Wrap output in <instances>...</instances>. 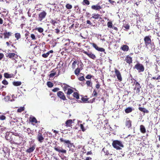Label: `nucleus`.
<instances>
[{
  "label": "nucleus",
  "mask_w": 160,
  "mask_h": 160,
  "mask_svg": "<svg viewBox=\"0 0 160 160\" xmlns=\"http://www.w3.org/2000/svg\"><path fill=\"white\" fill-rule=\"evenodd\" d=\"M132 86L134 93L139 95L141 89V86L140 84L138 82H136L132 84Z\"/></svg>",
  "instance_id": "1"
},
{
  "label": "nucleus",
  "mask_w": 160,
  "mask_h": 160,
  "mask_svg": "<svg viewBox=\"0 0 160 160\" xmlns=\"http://www.w3.org/2000/svg\"><path fill=\"white\" fill-rule=\"evenodd\" d=\"M112 146L114 148L117 150H120L121 149V147L123 148V147L122 142L118 140H114L113 141Z\"/></svg>",
  "instance_id": "2"
},
{
  "label": "nucleus",
  "mask_w": 160,
  "mask_h": 160,
  "mask_svg": "<svg viewBox=\"0 0 160 160\" xmlns=\"http://www.w3.org/2000/svg\"><path fill=\"white\" fill-rule=\"evenodd\" d=\"M43 132L42 129L38 131L36 137L37 140L40 142L42 143L44 139V138L42 134Z\"/></svg>",
  "instance_id": "3"
},
{
  "label": "nucleus",
  "mask_w": 160,
  "mask_h": 160,
  "mask_svg": "<svg viewBox=\"0 0 160 160\" xmlns=\"http://www.w3.org/2000/svg\"><path fill=\"white\" fill-rule=\"evenodd\" d=\"M133 68L137 69L139 72H142L145 70L144 66L139 62L137 63Z\"/></svg>",
  "instance_id": "4"
},
{
  "label": "nucleus",
  "mask_w": 160,
  "mask_h": 160,
  "mask_svg": "<svg viewBox=\"0 0 160 160\" xmlns=\"http://www.w3.org/2000/svg\"><path fill=\"white\" fill-rule=\"evenodd\" d=\"M60 141L61 142H63L65 145H67L68 147L70 148L73 146V143H71L68 140H64L63 138H60Z\"/></svg>",
  "instance_id": "5"
},
{
  "label": "nucleus",
  "mask_w": 160,
  "mask_h": 160,
  "mask_svg": "<svg viewBox=\"0 0 160 160\" xmlns=\"http://www.w3.org/2000/svg\"><path fill=\"white\" fill-rule=\"evenodd\" d=\"M60 141L61 142H63L65 145H67L68 147L70 148L73 146V143H71L68 140H64L63 138H60Z\"/></svg>",
  "instance_id": "6"
},
{
  "label": "nucleus",
  "mask_w": 160,
  "mask_h": 160,
  "mask_svg": "<svg viewBox=\"0 0 160 160\" xmlns=\"http://www.w3.org/2000/svg\"><path fill=\"white\" fill-rule=\"evenodd\" d=\"M82 52L86 55H87L89 58L92 59L94 60L96 58V56L92 52H89V51L87 52L84 50H83Z\"/></svg>",
  "instance_id": "7"
},
{
  "label": "nucleus",
  "mask_w": 160,
  "mask_h": 160,
  "mask_svg": "<svg viewBox=\"0 0 160 160\" xmlns=\"http://www.w3.org/2000/svg\"><path fill=\"white\" fill-rule=\"evenodd\" d=\"M47 14L46 12L44 11H43L40 13L38 14V19L39 20L42 21L46 17Z\"/></svg>",
  "instance_id": "8"
},
{
  "label": "nucleus",
  "mask_w": 160,
  "mask_h": 160,
  "mask_svg": "<svg viewBox=\"0 0 160 160\" xmlns=\"http://www.w3.org/2000/svg\"><path fill=\"white\" fill-rule=\"evenodd\" d=\"M115 72L118 81L119 82L122 81V78L120 72L117 69L115 68Z\"/></svg>",
  "instance_id": "9"
},
{
  "label": "nucleus",
  "mask_w": 160,
  "mask_h": 160,
  "mask_svg": "<svg viewBox=\"0 0 160 160\" xmlns=\"http://www.w3.org/2000/svg\"><path fill=\"white\" fill-rule=\"evenodd\" d=\"M54 149L59 153H66L67 151L66 150L63 149L62 147L58 146H56L54 148Z\"/></svg>",
  "instance_id": "10"
},
{
  "label": "nucleus",
  "mask_w": 160,
  "mask_h": 160,
  "mask_svg": "<svg viewBox=\"0 0 160 160\" xmlns=\"http://www.w3.org/2000/svg\"><path fill=\"white\" fill-rule=\"evenodd\" d=\"M57 95L63 101L66 100V97L63 92L61 91H59L57 93Z\"/></svg>",
  "instance_id": "11"
},
{
  "label": "nucleus",
  "mask_w": 160,
  "mask_h": 160,
  "mask_svg": "<svg viewBox=\"0 0 160 160\" xmlns=\"http://www.w3.org/2000/svg\"><path fill=\"white\" fill-rule=\"evenodd\" d=\"M146 45L149 49H152L153 45V43H152L151 41H144Z\"/></svg>",
  "instance_id": "12"
},
{
  "label": "nucleus",
  "mask_w": 160,
  "mask_h": 160,
  "mask_svg": "<svg viewBox=\"0 0 160 160\" xmlns=\"http://www.w3.org/2000/svg\"><path fill=\"white\" fill-rule=\"evenodd\" d=\"M91 44L92 45L93 47L98 51L103 52L105 51V49L102 48H99L97 46V45L94 43H91Z\"/></svg>",
  "instance_id": "13"
},
{
  "label": "nucleus",
  "mask_w": 160,
  "mask_h": 160,
  "mask_svg": "<svg viewBox=\"0 0 160 160\" xmlns=\"http://www.w3.org/2000/svg\"><path fill=\"white\" fill-rule=\"evenodd\" d=\"M132 121L129 118H126L125 121V126L128 128H130L132 127Z\"/></svg>",
  "instance_id": "14"
},
{
  "label": "nucleus",
  "mask_w": 160,
  "mask_h": 160,
  "mask_svg": "<svg viewBox=\"0 0 160 160\" xmlns=\"http://www.w3.org/2000/svg\"><path fill=\"white\" fill-rule=\"evenodd\" d=\"M33 52L34 55H36L40 52V49L39 46H36L34 48Z\"/></svg>",
  "instance_id": "15"
},
{
  "label": "nucleus",
  "mask_w": 160,
  "mask_h": 160,
  "mask_svg": "<svg viewBox=\"0 0 160 160\" xmlns=\"http://www.w3.org/2000/svg\"><path fill=\"white\" fill-rule=\"evenodd\" d=\"M91 8L92 10H99L102 8V7L100 5H99L98 4H97L96 5H93L92 6Z\"/></svg>",
  "instance_id": "16"
},
{
  "label": "nucleus",
  "mask_w": 160,
  "mask_h": 160,
  "mask_svg": "<svg viewBox=\"0 0 160 160\" xmlns=\"http://www.w3.org/2000/svg\"><path fill=\"white\" fill-rule=\"evenodd\" d=\"M17 56V54L14 53H8L6 55L7 57L12 59H14V58H16Z\"/></svg>",
  "instance_id": "17"
},
{
  "label": "nucleus",
  "mask_w": 160,
  "mask_h": 160,
  "mask_svg": "<svg viewBox=\"0 0 160 160\" xmlns=\"http://www.w3.org/2000/svg\"><path fill=\"white\" fill-rule=\"evenodd\" d=\"M12 33L11 32H5L3 33L4 38L8 39L10 37L12 36Z\"/></svg>",
  "instance_id": "18"
},
{
  "label": "nucleus",
  "mask_w": 160,
  "mask_h": 160,
  "mask_svg": "<svg viewBox=\"0 0 160 160\" xmlns=\"http://www.w3.org/2000/svg\"><path fill=\"white\" fill-rule=\"evenodd\" d=\"M125 61L127 63L130 64L132 62V58L129 56V55H128L125 58Z\"/></svg>",
  "instance_id": "19"
},
{
  "label": "nucleus",
  "mask_w": 160,
  "mask_h": 160,
  "mask_svg": "<svg viewBox=\"0 0 160 160\" xmlns=\"http://www.w3.org/2000/svg\"><path fill=\"white\" fill-rule=\"evenodd\" d=\"M73 122V121L72 119L67 120L65 122L66 126L67 127H72V124Z\"/></svg>",
  "instance_id": "20"
},
{
  "label": "nucleus",
  "mask_w": 160,
  "mask_h": 160,
  "mask_svg": "<svg viewBox=\"0 0 160 160\" xmlns=\"http://www.w3.org/2000/svg\"><path fill=\"white\" fill-rule=\"evenodd\" d=\"M73 92V91L72 89L70 88H68V89L67 92H66V93L67 94V98H68L70 99H71L72 98H71L70 97V95L71 94H72Z\"/></svg>",
  "instance_id": "21"
},
{
  "label": "nucleus",
  "mask_w": 160,
  "mask_h": 160,
  "mask_svg": "<svg viewBox=\"0 0 160 160\" xmlns=\"http://www.w3.org/2000/svg\"><path fill=\"white\" fill-rule=\"evenodd\" d=\"M52 50H51L47 52L46 53H42V57L44 58H46L48 57L50 53H52L53 52Z\"/></svg>",
  "instance_id": "22"
},
{
  "label": "nucleus",
  "mask_w": 160,
  "mask_h": 160,
  "mask_svg": "<svg viewBox=\"0 0 160 160\" xmlns=\"http://www.w3.org/2000/svg\"><path fill=\"white\" fill-rule=\"evenodd\" d=\"M4 77L7 78H10L14 77V75L12 73L9 74L7 72L5 73L4 74Z\"/></svg>",
  "instance_id": "23"
},
{
  "label": "nucleus",
  "mask_w": 160,
  "mask_h": 160,
  "mask_svg": "<svg viewBox=\"0 0 160 160\" xmlns=\"http://www.w3.org/2000/svg\"><path fill=\"white\" fill-rule=\"evenodd\" d=\"M35 145H33L32 147H30L29 148L27 149L26 152L28 153L32 152L35 149Z\"/></svg>",
  "instance_id": "24"
},
{
  "label": "nucleus",
  "mask_w": 160,
  "mask_h": 160,
  "mask_svg": "<svg viewBox=\"0 0 160 160\" xmlns=\"http://www.w3.org/2000/svg\"><path fill=\"white\" fill-rule=\"evenodd\" d=\"M138 109L140 111L144 113H148L149 112V111L145 108L139 107Z\"/></svg>",
  "instance_id": "25"
},
{
  "label": "nucleus",
  "mask_w": 160,
  "mask_h": 160,
  "mask_svg": "<svg viewBox=\"0 0 160 160\" xmlns=\"http://www.w3.org/2000/svg\"><path fill=\"white\" fill-rule=\"evenodd\" d=\"M29 120L30 122L32 123H37L38 122V121L36 118L34 117H30L29 118Z\"/></svg>",
  "instance_id": "26"
},
{
  "label": "nucleus",
  "mask_w": 160,
  "mask_h": 160,
  "mask_svg": "<svg viewBox=\"0 0 160 160\" xmlns=\"http://www.w3.org/2000/svg\"><path fill=\"white\" fill-rule=\"evenodd\" d=\"M140 129L141 132L142 133H145L146 132V130L144 125H141L140 126Z\"/></svg>",
  "instance_id": "27"
},
{
  "label": "nucleus",
  "mask_w": 160,
  "mask_h": 160,
  "mask_svg": "<svg viewBox=\"0 0 160 160\" xmlns=\"http://www.w3.org/2000/svg\"><path fill=\"white\" fill-rule=\"evenodd\" d=\"M63 84L64 85V86L63 87L62 85H61V86L62 88L63 91L65 92L67 90H68V89L70 87L66 83H63Z\"/></svg>",
  "instance_id": "28"
},
{
  "label": "nucleus",
  "mask_w": 160,
  "mask_h": 160,
  "mask_svg": "<svg viewBox=\"0 0 160 160\" xmlns=\"http://www.w3.org/2000/svg\"><path fill=\"white\" fill-rule=\"evenodd\" d=\"M92 16L91 18H93L95 19H97L100 18V15L98 13H94L92 14Z\"/></svg>",
  "instance_id": "29"
},
{
  "label": "nucleus",
  "mask_w": 160,
  "mask_h": 160,
  "mask_svg": "<svg viewBox=\"0 0 160 160\" xmlns=\"http://www.w3.org/2000/svg\"><path fill=\"white\" fill-rule=\"evenodd\" d=\"M12 84L15 86H18L21 85L22 82L20 81H14L12 82Z\"/></svg>",
  "instance_id": "30"
},
{
  "label": "nucleus",
  "mask_w": 160,
  "mask_h": 160,
  "mask_svg": "<svg viewBox=\"0 0 160 160\" xmlns=\"http://www.w3.org/2000/svg\"><path fill=\"white\" fill-rule=\"evenodd\" d=\"M121 48L123 51H128V50L129 47L127 45H123L121 47Z\"/></svg>",
  "instance_id": "31"
},
{
  "label": "nucleus",
  "mask_w": 160,
  "mask_h": 160,
  "mask_svg": "<svg viewBox=\"0 0 160 160\" xmlns=\"http://www.w3.org/2000/svg\"><path fill=\"white\" fill-rule=\"evenodd\" d=\"M31 41H29L28 42H27V44L28 46H29V45L30 46H31L32 45H33L34 44H35L36 43H37V42L36 41H33V42H31Z\"/></svg>",
  "instance_id": "32"
},
{
  "label": "nucleus",
  "mask_w": 160,
  "mask_h": 160,
  "mask_svg": "<svg viewBox=\"0 0 160 160\" xmlns=\"http://www.w3.org/2000/svg\"><path fill=\"white\" fill-rule=\"evenodd\" d=\"M78 60H74L72 65V68H75L76 67V65L78 64Z\"/></svg>",
  "instance_id": "33"
},
{
  "label": "nucleus",
  "mask_w": 160,
  "mask_h": 160,
  "mask_svg": "<svg viewBox=\"0 0 160 160\" xmlns=\"http://www.w3.org/2000/svg\"><path fill=\"white\" fill-rule=\"evenodd\" d=\"M132 108H131L129 107L126 108L125 110V112L127 113L131 112H132Z\"/></svg>",
  "instance_id": "34"
},
{
  "label": "nucleus",
  "mask_w": 160,
  "mask_h": 160,
  "mask_svg": "<svg viewBox=\"0 0 160 160\" xmlns=\"http://www.w3.org/2000/svg\"><path fill=\"white\" fill-rule=\"evenodd\" d=\"M15 37L17 40L21 38V36L20 33H19L18 32L15 33Z\"/></svg>",
  "instance_id": "35"
},
{
  "label": "nucleus",
  "mask_w": 160,
  "mask_h": 160,
  "mask_svg": "<svg viewBox=\"0 0 160 160\" xmlns=\"http://www.w3.org/2000/svg\"><path fill=\"white\" fill-rule=\"evenodd\" d=\"M82 4L83 5H88L90 4V2L88 0H83Z\"/></svg>",
  "instance_id": "36"
},
{
  "label": "nucleus",
  "mask_w": 160,
  "mask_h": 160,
  "mask_svg": "<svg viewBox=\"0 0 160 160\" xmlns=\"http://www.w3.org/2000/svg\"><path fill=\"white\" fill-rule=\"evenodd\" d=\"M53 84L50 81H48L47 82V85L50 88H52L53 86Z\"/></svg>",
  "instance_id": "37"
},
{
  "label": "nucleus",
  "mask_w": 160,
  "mask_h": 160,
  "mask_svg": "<svg viewBox=\"0 0 160 160\" xmlns=\"http://www.w3.org/2000/svg\"><path fill=\"white\" fill-rule=\"evenodd\" d=\"M73 96L77 99H79V95L78 93L77 92H74L73 93Z\"/></svg>",
  "instance_id": "38"
},
{
  "label": "nucleus",
  "mask_w": 160,
  "mask_h": 160,
  "mask_svg": "<svg viewBox=\"0 0 160 160\" xmlns=\"http://www.w3.org/2000/svg\"><path fill=\"white\" fill-rule=\"evenodd\" d=\"M35 30H37L40 33H42L43 31V29L41 27L36 28H35Z\"/></svg>",
  "instance_id": "39"
},
{
  "label": "nucleus",
  "mask_w": 160,
  "mask_h": 160,
  "mask_svg": "<svg viewBox=\"0 0 160 160\" xmlns=\"http://www.w3.org/2000/svg\"><path fill=\"white\" fill-rule=\"evenodd\" d=\"M65 7L67 9H70L72 8V5L69 4V3H67L65 6Z\"/></svg>",
  "instance_id": "40"
},
{
  "label": "nucleus",
  "mask_w": 160,
  "mask_h": 160,
  "mask_svg": "<svg viewBox=\"0 0 160 160\" xmlns=\"http://www.w3.org/2000/svg\"><path fill=\"white\" fill-rule=\"evenodd\" d=\"M80 69L79 68H78L75 70V71H74L75 74L76 75H78L80 72Z\"/></svg>",
  "instance_id": "41"
},
{
  "label": "nucleus",
  "mask_w": 160,
  "mask_h": 160,
  "mask_svg": "<svg viewBox=\"0 0 160 160\" xmlns=\"http://www.w3.org/2000/svg\"><path fill=\"white\" fill-rule=\"evenodd\" d=\"M24 109L25 108L24 107H20L19 108H18L17 110V112H22L24 111Z\"/></svg>",
  "instance_id": "42"
},
{
  "label": "nucleus",
  "mask_w": 160,
  "mask_h": 160,
  "mask_svg": "<svg viewBox=\"0 0 160 160\" xmlns=\"http://www.w3.org/2000/svg\"><path fill=\"white\" fill-rule=\"evenodd\" d=\"M112 22L111 21L107 23L108 27L109 28H112Z\"/></svg>",
  "instance_id": "43"
},
{
  "label": "nucleus",
  "mask_w": 160,
  "mask_h": 160,
  "mask_svg": "<svg viewBox=\"0 0 160 160\" xmlns=\"http://www.w3.org/2000/svg\"><path fill=\"white\" fill-rule=\"evenodd\" d=\"M102 151H103V152H104V153H105V155H112V154H110V153L109 152V151L108 150H105V149L104 148L102 149Z\"/></svg>",
  "instance_id": "44"
},
{
  "label": "nucleus",
  "mask_w": 160,
  "mask_h": 160,
  "mask_svg": "<svg viewBox=\"0 0 160 160\" xmlns=\"http://www.w3.org/2000/svg\"><path fill=\"white\" fill-rule=\"evenodd\" d=\"M123 27L125 28L127 30L129 29L130 26L128 24H125L123 26Z\"/></svg>",
  "instance_id": "45"
},
{
  "label": "nucleus",
  "mask_w": 160,
  "mask_h": 160,
  "mask_svg": "<svg viewBox=\"0 0 160 160\" xmlns=\"http://www.w3.org/2000/svg\"><path fill=\"white\" fill-rule=\"evenodd\" d=\"M130 76L131 77V80L132 81L131 83H135L136 82H138L135 79H134L132 77V75H130Z\"/></svg>",
  "instance_id": "46"
},
{
  "label": "nucleus",
  "mask_w": 160,
  "mask_h": 160,
  "mask_svg": "<svg viewBox=\"0 0 160 160\" xmlns=\"http://www.w3.org/2000/svg\"><path fill=\"white\" fill-rule=\"evenodd\" d=\"M98 95V93L94 89L92 93V95L93 97H97Z\"/></svg>",
  "instance_id": "47"
},
{
  "label": "nucleus",
  "mask_w": 160,
  "mask_h": 160,
  "mask_svg": "<svg viewBox=\"0 0 160 160\" xmlns=\"http://www.w3.org/2000/svg\"><path fill=\"white\" fill-rule=\"evenodd\" d=\"M6 117L4 115H0V120H6Z\"/></svg>",
  "instance_id": "48"
},
{
  "label": "nucleus",
  "mask_w": 160,
  "mask_h": 160,
  "mask_svg": "<svg viewBox=\"0 0 160 160\" xmlns=\"http://www.w3.org/2000/svg\"><path fill=\"white\" fill-rule=\"evenodd\" d=\"M50 23L53 25L55 26V24L57 23V22L55 20H54L53 19H52L50 21Z\"/></svg>",
  "instance_id": "49"
},
{
  "label": "nucleus",
  "mask_w": 160,
  "mask_h": 160,
  "mask_svg": "<svg viewBox=\"0 0 160 160\" xmlns=\"http://www.w3.org/2000/svg\"><path fill=\"white\" fill-rule=\"evenodd\" d=\"M86 84L88 86H91L92 85V83L90 81H87L86 82Z\"/></svg>",
  "instance_id": "50"
},
{
  "label": "nucleus",
  "mask_w": 160,
  "mask_h": 160,
  "mask_svg": "<svg viewBox=\"0 0 160 160\" xmlns=\"http://www.w3.org/2000/svg\"><path fill=\"white\" fill-rule=\"evenodd\" d=\"M152 37L151 36H146L144 38V40H151Z\"/></svg>",
  "instance_id": "51"
},
{
  "label": "nucleus",
  "mask_w": 160,
  "mask_h": 160,
  "mask_svg": "<svg viewBox=\"0 0 160 160\" xmlns=\"http://www.w3.org/2000/svg\"><path fill=\"white\" fill-rule=\"evenodd\" d=\"M80 127L81 129H82L83 132H84L85 131L86 129H85L84 127L82 124H80Z\"/></svg>",
  "instance_id": "52"
},
{
  "label": "nucleus",
  "mask_w": 160,
  "mask_h": 160,
  "mask_svg": "<svg viewBox=\"0 0 160 160\" xmlns=\"http://www.w3.org/2000/svg\"><path fill=\"white\" fill-rule=\"evenodd\" d=\"M108 1L112 5H116V3L114 1H112V0H108Z\"/></svg>",
  "instance_id": "53"
},
{
  "label": "nucleus",
  "mask_w": 160,
  "mask_h": 160,
  "mask_svg": "<svg viewBox=\"0 0 160 160\" xmlns=\"http://www.w3.org/2000/svg\"><path fill=\"white\" fill-rule=\"evenodd\" d=\"M2 83L4 85H7L8 84V81L5 79L2 82Z\"/></svg>",
  "instance_id": "54"
},
{
  "label": "nucleus",
  "mask_w": 160,
  "mask_h": 160,
  "mask_svg": "<svg viewBox=\"0 0 160 160\" xmlns=\"http://www.w3.org/2000/svg\"><path fill=\"white\" fill-rule=\"evenodd\" d=\"M96 82L97 83V84H96L95 86V87L96 88L98 89L100 88V85L99 84V82H98L97 81Z\"/></svg>",
  "instance_id": "55"
},
{
  "label": "nucleus",
  "mask_w": 160,
  "mask_h": 160,
  "mask_svg": "<svg viewBox=\"0 0 160 160\" xmlns=\"http://www.w3.org/2000/svg\"><path fill=\"white\" fill-rule=\"evenodd\" d=\"M60 90V89L58 88H56L53 89H52V91L53 92H58Z\"/></svg>",
  "instance_id": "56"
},
{
  "label": "nucleus",
  "mask_w": 160,
  "mask_h": 160,
  "mask_svg": "<svg viewBox=\"0 0 160 160\" xmlns=\"http://www.w3.org/2000/svg\"><path fill=\"white\" fill-rule=\"evenodd\" d=\"M81 100L83 102H86L88 101V99L87 98H85L83 97H82Z\"/></svg>",
  "instance_id": "57"
},
{
  "label": "nucleus",
  "mask_w": 160,
  "mask_h": 160,
  "mask_svg": "<svg viewBox=\"0 0 160 160\" xmlns=\"http://www.w3.org/2000/svg\"><path fill=\"white\" fill-rule=\"evenodd\" d=\"M56 74V72H54V73H52L49 74V77L50 78L53 77Z\"/></svg>",
  "instance_id": "58"
},
{
  "label": "nucleus",
  "mask_w": 160,
  "mask_h": 160,
  "mask_svg": "<svg viewBox=\"0 0 160 160\" xmlns=\"http://www.w3.org/2000/svg\"><path fill=\"white\" fill-rule=\"evenodd\" d=\"M78 79L80 81H83L85 80L83 76H81Z\"/></svg>",
  "instance_id": "59"
},
{
  "label": "nucleus",
  "mask_w": 160,
  "mask_h": 160,
  "mask_svg": "<svg viewBox=\"0 0 160 160\" xmlns=\"http://www.w3.org/2000/svg\"><path fill=\"white\" fill-rule=\"evenodd\" d=\"M92 77V76L91 75H87L86 77V78L88 79H90Z\"/></svg>",
  "instance_id": "60"
},
{
  "label": "nucleus",
  "mask_w": 160,
  "mask_h": 160,
  "mask_svg": "<svg viewBox=\"0 0 160 160\" xmlns=\"http://www.w3.org/2000/svg\"><path fill=\"white\" fill-rule=\"evenodd\" d=\"M30 37L32 39H36L35 36L34 34H31L30 35Z\"/></svg>",
  "instance_id": "61"
},
{
  "label": "nucleus",
  "mask_w": 160,
  "mask_h": 160,
  "mask_svg": "<svg viewBox=\"0 0 160 160\" xmlns=\"http://www.w3.org/2000/svg\"><path fill=\"white\" fill-rule=\"evenodd\" d=\"M4 57V54L2 53H0V60H1Z\"/></svg>",
  "instance_id": "62"
},
{
  "label": "nucleus",
  "mask_w": 160,
  "mask_h": 160,
  "mask_svg": "<svg viewBox=\"0 0 160 160\" xmlns=\"http://www.w3.org/2000/svg\"><path fill=\"white\" fill-rule=\"evenodd\" d=\"M86 22H87V24H89L90 25H92V23L89 20H87L86 21Z\"/></svg>",
  "instance_id": "63"
},
{
  "label": "nucleus",
  "mask_w": 160,
  "mask_h": 160,
  "mask_svg": "<svg viewBox=\"0 0 160 160\" xmlns=\"http://www.w3.org/2000/svg\"><path fill=\"white\" fill-rule=\"evenodd\" d=\"M52 131H53V132L55 133V135L56 136L57 134H58V131H56V130H53V129H52Z\"/></svg>",
  "instance_id": "64"
}]
</instances>
